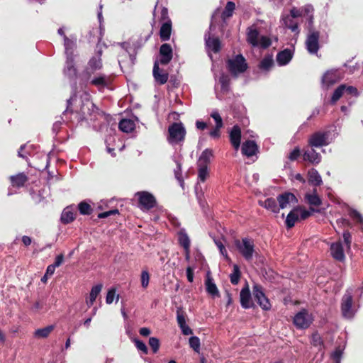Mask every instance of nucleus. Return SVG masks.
<instances>
[{"mask_svg":"<svg viewBox=\"0 0 363 363\" xmlns=\"http://www.w3.org/2000/svg\"><path fill=\"white\" fill-rule=\"evenodd\" d=\"M64 44L65 48V53L67 55L66 65L65 67V73L69 77H74L77 74V69L74 65V49L76 47L75 41L69 39L65 36Z\"/></svg>","mask_w":363,"mask_h":363,"instance_id":"nucleus-1","label":"nucleus"},{"mask_svg":"<svg viewBox=\"0 0 363 363\" xmlns=\"http://www.w3.org/2000/svg\"><path fill=\"white\" fill-rule=\"evenodd\" d=\"M234 245L239 253L247 260H252L255 254L254 240L250 238H243L241 240H235Z\"/></svg>","mask_w":363,"mask_h":363,"instance_id":"nucleus-2","label":"nucleus"},{"mask_svg":"<svg viewBox=\"0 0 363 363\" xmlns=\"http://www.w3.org/2000/svg\"><path fill=\"white\" fill-rule=\"evenodd\" d=\"M247 41L253 47L262 48H267L272 44L269 38L259 35V33L255 26H252L247 29Z\"/></svg>","mask_w":363,"mask_h":363,"instance_id":"nucleus-3","label":"nucleus"},{"mask_svg":"<svg viewBox=\"0 0 363 363\" xmlns=\"http://www.w3.org/2000/svg\"><path fill=\"white\" fill-rule=\"evenodd\" d=\"M227 65L229 72L235 77L245 72L248 67L245 57L242 55H238L229 59Z\"/></svg>","mask_w":363,"mask_h":363,"instance_id":"nucleus-4","label":"nucleus"},{"mask_svg":"<svg viewBox=\"0 0 363 363\" xmlns=\"http://www.w3.org/2000/svg\"><path fill=\"white\" fill-rule=\"evenodd\" d=\"M167 140L170 144H177L184 139L186 130L182 123H174L168 128Z\"/></svg>","mask_w":363,"mask_h":363,"instance_id":"nucleus-5","label":"nucleus"},{"mask_svg":"<svg viewBox=\"0 0 363 363\" xmlns=\"http://www.w3.org/2000/svg\"><path fill=\"white\" fill-rule=\"evenodd\" d=\"M313 321V315L306 310H302L297 313L293 320L294 325L298 329L308 328Z\"/></svg>","mask_w":363,"mask_h":363,"instance_id":"nucleus-6","label":"nucleus"},{"mask_svg":"<svg viewBox=\"0 0 363 363\" xmlns=\"http://www.w3.org/2000/svg\"><path fill=\"white\" fill-rule=\"evenodd\" d=\"M341 311L342 315L346 318L351 319L354 315L356 311L352 306V295L350 291H347L342 297Z\"/></svg>","mask_w":363,"mask_h":363,"instance_id":"nucleus-7","label":"nucleus"},{"mask_svg":"<svg viewBox=\"0 0 363 363\" xmlns=\"http://www.w3.org/2000/svg\"><path fill=\"white\" fill-rule=\"evenodd\" d=\"M139 201V206L142 210H149L156 204L155 196L147 191H139L135 194Z\"/></svg>","mask_w":363,"mask_h":363,"instance_id":"nucleus-8","label":"nucleus"},{"mask_svg":"<svg viewBox=\"0 0 363 363\" xmlns=\"http://www.w3.org/2000/svg\"><path fill=\"white\" fill-rule=\"evenodd\" d=\"M331 140L328 132H317L310 137L308 143L312 147H318L328 145Z\"/></svg>","mask_w":363,"mask_h":363,"instance_id":"nucleus-9","label":"nucleus"},{"mask_svg":"<svg viewBox=\"0 0 363 363\" xmlns=\"http://www.w3.org/2000/svg\"><path fill=\"white\" fill-rule=\"evenodd\" d=\"M279 208L281 209L296 208L298 203L296 197L291 193L286 192L277 197Z\"/></svg>","mask_w":363,"mask_h":363,"instance_id":"nucleus-10","label":"nucleus"},{"mask_svg":"<svg viewBox=\"0 0 363 363\" xmlns=\"http://www.w3.org/2000/svg\"><path fill=\"white\" fill-rule=\"evenodd\" d=\"M101 50H99L97 52L96 56L92 57L89 61L88 66L84 72V76L89 79V77L94 74L96 71L99 70L102 67V61H101Z\"/></svg>","mask_w":363,"mask_h":363,"instance_id":"nucleus-11","label":"nucleus"},{"mask_svg":"<svg viewBox=\"0 0 363 363\" xmlns=\"http://www.w3.org/2000/svg\"><path fill=\"white\" fill-rule=\"evenodd\" d=\"M253 296L255 300L257 301L260 307L264 310H269L271 304L268 298L265 296L262 289L260 286L255 284L253 286Z\"/></svg>","mask_w":363,"mask_h":363,"instance_id":"nucleus-12","label":"nucleus"},{"mask_svg":"<svg viewBox=\"0 0 363 363\" xmlns=\"http://www.w3.org/2000/svg\"><path fill=\"white\" fill-rule=\"evenodd\" d=\"M319 33L317 31H311L306 39V46L307 50L311 54H316L319 49Z\"/></svg>","mask_w":363,"mask_h":363,"instance_id":"nucleus-13","label":"nucleus"},{"mask_svg":"<svg viewBox=\"0 0 363 363\" xmlns=\"http://www.w3.org/2000/svg\"><path fill=\"white\" fill-rule=\"evenodd\" d=\"M341 79V76L337 70H330L325 73L322 78V84L328 88Z\"/></svg>","mask_w":363,"mask_h":363,"instance_id":"nucleus-14","label":"nucleus"},{"mask_svg":"<svg viewBox=\"0 0 363 363\" xmlns=\"http://www.w3.org/2000/svg\"><path fill=\"white\" fill-rule=\"evenodd\" d=\"M160 62L162 65L168 64L172 58V49L169 44H163L160 49Z\"/></svg>","mask_w":363,"mask_h":363,"instance_id":"nucleus-15","label":"nucleus"},{"mask_svg":"<svg viewBox=\"0 0 363 363\" xmlns=\"http://www.w3.org/2000/svg\"><path fill=\"white\" fill-rule=\"evenodd\" d=\"M330 254L334 259L338 261L345 259V256L341 242L338 241L331 244Z\"/></svg>","mask_w":363,"mask_h":363,"instance_id":"nucleus-16","label":"nucleus"},{"mask_svg":"<svg viewBox=\"0 0 363 363\" xmlns=\"http://www.w3.org/2000/svg\"><path fill=\"white\" fill-rule=\"evenodd\" d=\"M240 304L244 308H250L253 306L248 286L244 287L240 294Z\"/></svg>","mask_w":363,"mask_h":363,"instance_id":"nucleus-17","label":"nucleus"},{"mask_svg":"<svg viewBox=\"0 0 363 363\" xmlns=\"http://www.w3.org/2000/svg\"><path fill=\"white\" fill-rule=\"evenodd\" d=\"M177 320L183 335H189L193 333L192 330L186 323L184 313L179 310L177 312Z\"/></svg>","mask_w":363,"mask_h":363,"instance_id":"nucleus-18","label":"nucleus"},{"mask_svg":"<svg viewBox=\"0 0 363 363\" xmlns=\"http://www.w3.org/2000/svg\"><path fill=\"white\" fill-rule=\"evenodd\" d=\"M292 57V51L289 49H285L277 54V62L279 66H284L291 61Z\"/></svg>","mask_w":363,"mask_h":363,"instance_id":"nucleus-19","label":"nucleus"},{"mask_svg":"<svg viewBox=\"0 0 363 363\" xmlns=\"http://www.w3.org/2000/svg\"><path fill=\"white\" fill-rule=\"evenodd\" d=\"M303 157L304 160L315 164H318L321 160L320 155L313 148L305 150Z\"/></svg>","mask_w":363,"mask_h":363,"instance_id":"nucleus-20","label":"nucleus"},{"mask_svg":"<svg viewBox=\"0 0 363 363\" xmlns=\"http://www.w3.org/2000/svg\"><path fill=\"white\" fill-rule=\"evenodd\" d=\"M153 76L155 81L160 84H165L168 79V74L160 69L157 62H155L154 65Z\"/></svg>","mask_w":363,"mask_h":363,"instance_id":"nucleus-21","label":"nucleus"},{"mask_svg":"<svg viewBox=\"0 0 363 363\" xmlns=\"http://www.w3.org/2000/svg\"><path fill=\"white\" fill-rule=\"evenodd\" d=\"M205 285L206 291L208 294L213 297L219 296V291L209 273L207 274Z\"/></svg>","mask_w":363,"mask_h":363,"instance_id":"nucleus-22","label":"nucleus"},{"mask_svg":"<svg viewBox=\"0 0 363 363\" xmlns=\"http://www.w3.org/2000/svg\"><path fill=\"white\" fill-rule=\"evenodd\" d=\"M240 129L238 126H234L230 133V140L235 150H238L240 147Z\"/></svg>","mask_w":363,"mask_h":363,"instance_id":"nucleus-23","label":"nucleus"},{"mask_svg":"<svg viewBox=\"0 0 363 363\" xmlns=\"http://www.w3.org/2000/svg\"><path fill=\"white\" fill-rule=\"evenodd\" d=\"M257 150V145L254 141L247 140L242 144V154L247 157H250L255 155Z\"/></svg>","mask_w":363,"mask_h":363,"instance_id":"nucleus-24","label":"nucleus"},{"mask_svg":"<svg viewBox=\"0 0 363 363\" xmlns=\"http://www.w3.org/2000/svg\"><path fill=\"white\" fill-rule=\"evenodd\" d=\"M213 157V151L211 149L204 150L199 157L197 165L198 166H207L211 162V159Z\"/></svg>","mask_w":363,"mask_h":363,"instance_id":"nucleus-25","label":"nucleus"},{"mask_svg":"<svg viewBox=\"0 0 363 363\" xmlns=\"http://www.w3.org/2000/svg\"><path fill=\"white\" fill-rule=\"evenodd\" d=\"M283 25L289 28L292 32L298 33L299 29L298 23L294 21V18L290 15H284L281 18Z\"/></svg>","mask_w":363,"mask_h":363,"instance_id":"nucleus-26","label":"nucleus"},{"mask_svg":"<svg viewBox=\"0 0 363 363\" xmlns=\"http://www.w3.org/2000/svg\"><path fill=\"white\" fill-rule=\"evenodd\" d=\"M308 182L313 186H320L322 184V178L318 172L315 169H311L308 172Z\"/></svg>","mask_w":363,"mask_h":363,"instance_id":"nucleus-27","label":"nucleus"},{"mask_svg":"<svg viewBox=\"0 0 363 363\" xmlns=\"http://www.w3.org/2000/svg\"><path fill=\"white\" fill-rule=\"evenodd\" d=\"M259 204L265 208L266 209L273 212V213H278L279 211V208L277 204V201L275 199L272 198H269L265 199L264 201H259Z\"/></svg>","mask_w":363,"mask_h":363,"instance_id":"nucleus-28","label":"nucleus"},{"mask_svg":"<svg viewBox=\"0 0 363 363\" xmlns=\"http://www.w3.org/2000/svg\"><path fill=\"white\" fill-rule=\"evenodd\" d=\"M206 44L208 51L218 52L220 49V42L218 38L207 37L206 35Z\"/></svg>","mask_w":363,"mask_h":363,"instance_id":"nucleus-29","label":"nucleus"},{"mask_svg":"<svg viewBox=\"0 0 363 363\" xmlns=\"http://www.w3.org/2000/svg\"><path fill=\"white\" fill-rule=\"evenodd\" d=\"M28 177L23 173H19L16 175L11 176L10 181L13 186L21 187L27 182Z\"/></svg>","mask_w":363,"mask_h":363,"instance_id":"nucleus-30","label":"nucleus"},{"mask_svg":"<svg viewBox=\"0 0 363 363\" xmlns=\"http://www.w3.org/2000/svg\"><path fill=\"white\" fill-rule=\"evenodd\" d=\"M118 127L121 131L128 133L135 129V125L131 119H123L120 121Z\"/></svg>","mask_w":363,"mask_h":363,"instance_id":"nucleus-31","label":"nucleus"},{"mask_svg":"<svg viewBox=\"0 0 363 363\" xmlns=\"http://www.w3.org/2000/svg\"><path fill=\"white\" fill-rule=\"evenodd\" d=\"M102 287L103 286L101 284H96V286L92 287L89 294V299L86 300V304L88 307H90L94 304L97 296L100 294Z\"/></svg>","mask_w":363,"mask_h":363,"instance_id":"nucleus-32","label":"nucleus"},{"mask_svg":"<svg viewBox=\"0 0 363 363\" xmlns=\"http://www.w3.org/2000/svg\"><path fill=\"white\" fill-rule=\"evenodd\" d=\"M299 219V214L296 208H294L286 216V225L289 228H291L294 226L295 223Z\"/></svg>","mask_w":363,"mask_h":363,"instance_id":"nucleus-33","label":"nucleus"},{"mask_svg":"<svg viewBox=\"0 0 363 363\" xmlns=\"http://www.w3.org/2000/svg\"><path fill=\"white\" fill-rule=\"evenodd\" d=\"M299 219V214L296 208H294L286 216V225L289 228H291L294 226L295 223Z\"/></svg>","mask_w":363,"mask_h":363,"instance_id":"nucleus-34","label":"nucleus"},{"mask_svg":"<svg viewBox=\"0 0 363 363\" xmlns=\"http://www.w3.org/2000/svg\"><path fill=\"white\" fill-rule=\"evenodd\" d=\"M74 220V213L71 207L65 208L61 215V221L63 223H69Z\"/></svg>","mask_w":363,"mask_h":363,"instance_id":"nucleus-35","label":"nucleus"},{"mask_svg":"<svg viewBox=\"0 0 363 363\" xmlns=\"http://www.w3.org/2000/svg\"><path fill=\"white\" fill-rule=\"evenodd\" d=\"M178 241L184 250L190 248V239L184 230H180L178 233Z\"/></svg>","mask_w":363,"mask_h":363,"instance_id":"nucleus-36","label":"nucleus"},{"mask_svg":"<svg viewBox=\"0 0 363 363\" xmlns=\"http://www.w3.org/2000/svg\"><path fill=\"white\" fill-rule=\"evenodd\" d=\"M305 199L311 206H318L321 204V199L318 196L316 190H314L311 194H306Z\"/></svg>","mask_w":363,"mask_h":363,"instance_id":"nucleus-37","label":"nucleus"},{"mask_svg":"<svg viewBox=\"0 0 363 363\" xmlns=\"http://www.w3.org/2000/svg\"><path fill=\"white\" fill-rule=\"evenodd\" d=\"M171 30L172 26L169 22L163 23L160 32L161 39L164 41L169 40L171 35Z\"/></svg>","mask_w":363,"mask_h":363,"instance_id":"nucleus-38","label":"nucleus"},{"mask_svg":"<svg viewBox=\"0 0 363 363\" xmlns=\"http://www.w3.org/2000/svg\"><path fill=\"white\" fill-rule=\"evenodd\" d=\"M53 329V325H49L43 328L38 329L35 331L34 336L37 338H45L48 337Z\"/></svg>","mask_w":363,"mask_h":363,"instance_id":"nucleus-39","label":"nucleus"},{"mask_svg":"<svg viewBox=\"0 0 363 363\" xmlns=\"http://www.w3.org/2000/svg\"><path fill=\"white\" fill-rule=\"evenodd\" d=\"M303 16H305L308 18L309 23L311 24L313 23V7L311 5H305L301 7Z\"/></svg>","mask_w":363,"mask_h":363,"instance_id":"nucleus-40","label":"nucleus"},{"mask_svg":"<svg viewBox=\"0 0 363 363\" xmlns=\"http://www.w3.org/2000/svg\"><path fill=\"white\" fill-rule=\"evenodd\" d=\"M235 9V4L232 1H228L225 8L222 13L223 18L225 19L232 16L233 13Z\"/></svg>","mask_w":363,"mask_h":363,"instance_id":"nucleus-41","label":"nucleus"},{"mask_svg":"<svg viewBox=\"0 0 363 363\" xmlns=\"http://www.w3.org/2000/svg\"><path fill=\"white\" fill-rule=\"evenodd\" d=\"M274 65L273 58L271 55L264 57L260 62L259 67L264 70H269Z\"/></svg>","mask_w":363,"mask_h":363,"instance_id":"nucleus-42","label":"nucleus"},{"mask_svg":"<svg viewBox=\"0 0 363 363\" xmlns=\"http://www.w3.org/2000/svg\"><path fill=\"white\" fill-rule=\"evenodd\" d=\"M209 173L207 166H198V179L204 182L208 177Z\"/></svg>","mask_w":363,"mask_h":363,"instance_id":"nucleus-43","label":"nucleus"},{"mask_svg":"<svg viewBox=\"0 0 363 363\" xmlns=\"http://www.w3.org/2000/svg\"><path fill=\"white\" fill-rule=\"evenodd\" d=\"M346 85L342 84L339 86L334 91L331 101L333 103H335L337 101L340 99V98L342 96V94L345 92Z\"/></svg>","mask_w":363,"mask_h":363,"instance_id":"nucleus-44","label":"nucleus"},{"mask_svg":"<svg viewBox=\"0 0 363 363\" xmlns=\"http://www.w3.org/2000/svg\"><path fill=\"white\" fill-rule=\"evenodd\" d=\"M91 84L98 87L104 86L107 84V79L105 75L101 74L92 79Z\"/></svg>","mask_w":363,"mask_h":363,"instance_id":"nucleus-45","label":"nucleus"},{"mask_svg":"<svg viewBox=\"0 0 363 363\" xmlns=\"http://www.w3.org/2000/svg\"><path fill=\"white\" fill-rule=\"evenodd\" d=\"M78 208L80 213L82 215H90L92 212L91 206L85 201L79 203Z\"/></svg>","mask_w":363,"mask_h":363,"instance_id":"nucleus-46","label":"nucleus"},{"mask_svg":"<svg viewBox=\"0 0 363 363\" xmlns=\"http://www.w3.org/2000/svg\"><path fill=\"white\" fill-rule=\"evenodd\" d=\"M240 272L239 267L236 264L233 266V272L230 275V281L233 284H237L240 280Z\"/></svg>","mask_w":363,"mask_h":363,"instance_id":"nucleus-47","label":"nucleus"},{"mask_svg":"<svg viewBox=\"0 0 363 363\" xmlns=\"http://www.w3.org/2000/svg\"><path fill=\"white\" fill-rule=\"evenodd\" d=\"M119 299V295L116 294V289H111L108 291L106 297V303L107 304H111L114 300L117 302Z\"/></svg>","mask_w":363,"mask_h":363,"instance_id":"nucleus-48","label":"nucleus"},{"mask_svg":"<svg viewBox=\"0 0 363 363\" xmlns=\"http://www.w3.org/2000/svg\"><path fill=\"white\" fill-rule=\"evenodd\" d=\"M190 347L196 352H199L200 350V340L198 337L192 336L189 340Z\"/></svg>","mask_w":363,"mask_h":363,"instance_id":"nucleus-49","label":"nucleus"},{"mask_svg":"<svg viewBox=\"0 0 363 363\" xmlns=\"http://www.w3.org/2000/svg\"><path fill=\"white\" fill-rule=\"evenodd\" d=\"M219 83L221 86V89L223 92H227L228 91L229 87V79L227 76L222 75L219 78Z\"/></svg>","mask_w":363,"mask_h":363,"instance_id":"nucleus-50","label":"nucleus"},{"mask_svg":"<svg viewBox=\"0 0 363 363\" xmlns=\"http://www.w3.org/2000/svg\"><path fill=\"white\" fill-rule=\"evenodd\" d=\"M349 215L357 222L363 224V216L357 211L351 209L349 211Z\"/></svg>","mask_w":363,"mask_h":363,"instance_id":"nucleus-51","label":"nucleus"},{"mask_svg":"<svg viewBox=\"0 0 363 363\" xmlns=\"http://www.w3.org/2000/svg\"><path fill=\"white\" fill-rule=\"evenodd\" d=\"M141 285L143 288H147L149 284L150 275L147 271L143 270L141 273Z\"/></svg>","mask_w":363,"mask_h":363,"instance_id":"nucleus-52","label":"nucleus"},{"mask_svg":"<svg viewBox=\"0 0 363 363\" xmlns=\"http://www.w3.org/2000/svg\"><path fill=\"white\" fill-rule=\"evenodd\" d=\"M211 116L214 119L216 122V126H217V128H222L223 121L218 112L216 111H213L211 113Z\"/></svg>","mask_w":363,"mask_h":363,"instance_id":"nucleus-53","label":"nucleus"},{"mask_svg":"<svg viewBox=\"0 0 363 363\" xmlns=\"http://www.w3.org/2000/svg\"><path fill=\"white\" fill-rule=\"evenodd\" d=\"M215 244L219 249L220 254L223 255L226 259H228L229 257L227 253V250H225V247L223 245V242L220 240H215Z\"/></svg>","mask_w":363,"mask_h":363,"instance_id":"nucleus-54","label":"nucleus"},{"mask_svg":"<svg viewBox=\"0 0 363 363\" xmlns=\"http://www.w3.org/2000/svg\"><path fill=\"white\" fill-rule=\"evenodd\" d=\"M296 210L299 214L300 219L304 220L311 216V212L303 208L296 206Z\"/></svg>","mask_w":363,"mask_h":363,"instance_id":"nucleus-55","label":"nucleus"},{"mask_svg":"<svg viewBox=\"0 0 363 363\" xmlns=\"http://www.w3.org/2000/svg\"><path fill=\"white\" fill-rule=\"evenodd\" d=\"M311 343L315 347H320L323 345V340L319 334L315 333L312 335Z\"/></svg>","mask_w":363,"mask_h":363,"instance_id":"nucleus-56","label":"nucleus"},{"mask_svg":"<svg viewBox=\"0 0 363 363\" xmlns=\"http://www.w3.org/2000/svg\"><path fill=\"white\" fill-rule=\"evenodd\" d=\"M149 345L152 347L154 352H156L160 347L159 340L156 337H150L149 340Z\"/></svg>","mask_w":363,"mask_h":363,"instance_id":"nucleus-57","label":"nucleus"},{"mask_svg":"<svg viewBox=\"0 0 363 363\" xmlns=\"http://www.w3.org/2000/svg\"><path fill=\"white\" fill-rule=\"evenodd\" d=\"M343 239H344V242L346 245L347 248L348 250H350V246H351V242H352L351 234L348 231L344 232Z\"/></svg>","mask_w":363,"mask_h":363,"instance_id":"nucleus-58","label":"nucleus"},{"mask_svg":"<svg viewBox=\"0 0 363 363\" xmlns=\"http://www.w3.org/2000/svg\"><path fill=\"white\" fill-rule=\"evenodd\" d=\"M290 16L294 18L303 16L301 8H292L290 11Z\"/></svg>","mask_w":363,"mask_h":363,"instance_id":"nucleus-59","label":"nucleus"},{"mask_svg":"<svg viewBox=\"0 0 363 363\" xmlns=\"http://www.w3.org/2000/svg\"><path fill=\"white\" fill-rule=\"evenodd\" d=\"M342 356V350L339 348L336 349L335 351L332 354V358L335 363H340Z\"/></svg>","mask_w":363,"mask_h":363,"instance_id":"nucleus-60","label":"nucleus"},{"mask_svg":"<svg viewBox=\"0 0 363 363\" xmlns=\"http://www.w3.org/2000/svg\"><path fill=\"white\" fill-rule=\"evenodd\" d=\"M118 210H111V211H106V212H103V213H101L98 215V217L99 218H107L111 215H114V214H118Z\"/></svg>","mask_w":363,"mask_h":363,"instance_id":"nucleus-61","label":"nucleus"},{"mask_svg":"<svg viewBox=\"0 0 363 363\" xmlns=\"http://www.w3.org/2000/svg\"><path fill=\"white\" fill-rule=\"evenodd\" d=\"M135 345H136L137 348H138L139 350L143 351L144 353H147V346H146V345H145V344L144 342H143L142 341L136 340V341H135Z\"/></svg>","mask_w":363,"mask_h":363,"instance_id":"nucleus-62","label":"nucleus"},{"mask_svg":"<svg viewBox=\"0 0 363 363\" xmlns=\"http://www.w3.org/2000/svg\"><path fill=\"white\" fill-rule=\"evenodd\" d=\"M300 155V150L298 148H295L290 154H289V158L291 160H296Z\"/></svg>","mask_w":363,"mask_h":363,"instance_id":"nucleus-63","label":"nucleus"},{"mask_svg":"<svg viewBox=\"0 0 363 363\" xmlns=\"http://www.w3.org/2000/svg\"><path fill=\"white\" fill-rule=\"evenodd\" d=\"M186 276L187 279L189 282H193L194 281V269L191 267H188L186 268Z\"/></svg>","mask_w":363,"mask_h":363,"instance_id":"nucleus-64","label":"nucleus"}]
</instances>
